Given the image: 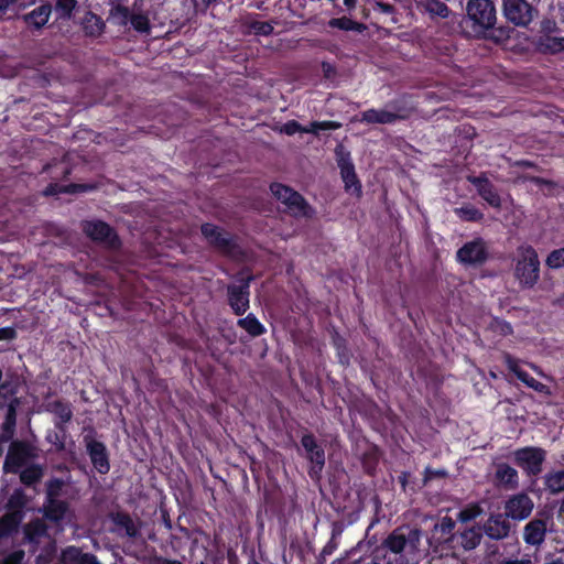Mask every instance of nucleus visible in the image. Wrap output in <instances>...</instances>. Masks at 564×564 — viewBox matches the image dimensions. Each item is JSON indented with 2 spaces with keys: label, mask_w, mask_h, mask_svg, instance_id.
<instances>
[{
  "label": "nucleus",
  "mask_w": 564,
  "mask_h": 564,
  "mask_svg": "<svg viewBox=\"0 0 564 564\" xmlns=\"http://www.w3.org/2000/svg\"><path fill=\"white\" fill-rule=\"evenodd\" d=\"M558 517L562 519L564 523V498L561 501L560 509H558Z\"/></svg>",
  "instance_id": "774afa93"
},
{
  "label": "nucleus",
  "mask_w": 564,
  "mask_h": 564,
  "mask_svg": "<svg viewBox=\"0 0 564 564\" xmlns=\"http://www.w3.org/2000/svg\"><path fill=\"white\" fill-rule=\"evenodd\" d=\"M304 127L301 126L296 120L286 121L280 129L282 133L286 135H293L297 132L303 133Z\"/></svg>",
  "instance_id": "a18cd8bd"
},
{
  "label": "nucleus",
  "mask_w": 564,
  "mask_h": 564,
  "mask_svg": "<svg viewBox=\"0 0 564 564\" xmlns=\"http://www.w3.org/2000/svg\"><path fill=\"white\" fill-rule=\"evenodd\" d=\"M468 18L484 30L492 29L497 21V12L491 0H469L466 6Z\"/></svg>",
  "instance_id": "39448f33"
},
{
  "label": "nucleus",
  "mask_w": 564,
  "mask_h": 564,
  "mask_svg": "<svg viewBox=\"0 0 564 564\" xmlns=\"http://www.w3.org/2000/svg\"><path fill=\"white\" fill-rule=\"evenodd\" d=\"M130 23L132 28L140 33H148L150 31V20L144 13H132Z\"/></svg>",
  "instance_id": "4c0bfd02"
},
{
  "label": "nucleus",
  "mask_w": 564,
  "mask_h": 564,
  "mask_svg": "<svg viewBox=\"0 0 564 564\" xmlns=\"http://www.w3.org/2000/svg\"><path fill=\"white\" fill-rule=\"evenodd\" d=\"M84 441L86 443L87 453L94 467L100 474H107L110 469V465L105 444L89 436H85Z\"/></svg>",
  "instance_id": "4468645a"
},
{
  "label": "nucleus",
  "mask_w": 564,
  "mask_h": 564,
  "mask_svg": "<svg viewBox=\"0 0 564 564\" xmlns=\"http://www.w3.org/2000/svg\"><path fill=\"white\" fill-rule=\"evenodd\" d=\"M318 132L325 130H336L341 127L337 121H317Z\"/></svg>",
  "instance_id": "864d4df0"
},
{
  "label": "nucleus",
  "mask_w": 564,
  "mask_h": 564,
  "mask_svg": "<svg viewBox=\"0 0 564 564\" xmlns=\"http://www.w3.org/2000/svg\"><path fill=\"white\" fill-rule=\"evenodd\" d=\"M545 489L551 494L564 491V470H552L544 475Z\"/></svg>",
  "instance_id": "cd10ccee"
},
{
  "label": "nucleus",
  "mask_w": 564,
  "mask_h": 564,
  "mask_svg": "<svg viewBox=\"0 0 564 564\" xmlns=\"http://www.w3.org/2000/svg\"><path fill=\"white\" fill-rule=\"evenodd\" d=\"M17 332L12 327L0 328V340H11L15 338Z\"/></svg>",
  "instance_id": "5fc2aeb1"
},
{
  "label": "nucleus",
  "mask_w": 564,
  "mask_h": 564,
  "mask_svg": "<svg viewBox=\"0 0 564 564\" xmlns=\"http://www.w3.org/2000/svg\"><path fill=\"white\" fill-rule=\"evenodd\" d=\"M24 557L23 551H15L7 555L0 564H21L22 560Z\"/></svg>",
  "instance_id": "3c124183"
},
{
  "label": "nucleus",
  "mask_w": 564,
  "mask_h": 564,
  "mask_svg": "<svg viewBox=\"0 0 564 564\" xmlns=\"http://www.w3.org/2000/svg\"><path fill=\"white\" fill-rule=\"evenodd\" d=\"M422 8L431 18H448L451 10L440 0H425L422 2Z\"/></svg>",
  "instance_id": "c85d7f7f"
},
{
  "label": "nucleus",
  "mask_w": 564,
  "mask_h": 564,
  "mask_svg": "<svg viewBox=\"0 0 564 564\" xmlns=\"http://www.w3.org/2000/svg\"><path fill=\"white\" fill-rule=\"evenodd\" d=\"M243 272L240 273L242 275ZM254 276L249 274L241 276L238 284L227 286L228 303L236 315L245 314L249 308V288Z\"/></svg>",
  "instance_id": "423d86ee"
},
{
  "label": "nucleus",
  "mask_w": 564,
  "mask_h": 564,
  "mask_svg": "<svg viewBox=\"0 0 564 564\" xmlns=\"http://www.w3.org/2000/svg\"><path fill=\"white\" fill-rule=\"evenodd\" d=\"M481 538L482 534L478 528L465 530L460 535L462 546L468 551L474 550L479 545Z\"/></svg>",
  "instance_id": "2f4dec72"
},
{
  "label": "nucleus",
  "mask_w": 564,
  "mask_h": 564,
  "mask_svg": "<svg viewBox=\"0 0 564 564\" xmlns=\"http://www.w3.org/2000/svg\"><path fill=\"white\" fill-rule=\"evenodd\" d=\"M20 400H13L9 405H4L6 414L4 420L17 421V410L20 406Z\"/></svg>",
  "instance_id": "de8ad7c7"
},
{
  "label": "nucleus",
  "mask_w": 564,
  "mask_h": 564,
  "mask_svg": "<svg viewBox=\"0 0 564 564\" xmlns=\"http://www.w3.org/2000/svg\"><path fill=\"white\" fill-rule=\"evenodd\" d=\"M318 128L319 127L317 126V121H312L307 127H304L303 133L317 134Z\"/></svg>",
  "instance_id": "bf43d9fd"
},
{
  "label": "nucleus",
  "mask_w": 564,
  "mask_h": 564,
  "mask_svg": "<svg viewBox=\"0 0 564 564\" xmlns=\"http://www.w3.org/2000/svg\"><path fill=\"white\" fill-rule=\"evenodd\" d=\"M120 524L126 529L127 535H129L131 538H134L138 535V529L135 528L133 521L129 517L124 516L121 519Z\"/></svg>",
  "instance_id": "8fccbe9b"
},
{
  "label": "nucleus",
  "mask_w": 564,
  "mask_h": 564,
  "mask_svg": "<svg viewBox=\"0 0 564 564\" xmlns=\"http://www.w3.org/2000/svg\"><path fill=\"white\" fill-rule=\"evenodd\" d=\"M44 411L55 416L54 425H65L73 419V408L68 401L53 400L43 404Z\"/></svg>",
  "instance_id": "6ab92c4d"
},
{
  "label": "nucleus",
  "mask_w": 564,
  "mask_h": 564,
  "mask_svg": "<svg viewBox=\"0 0 564 564\" xmlns=\"http://www.w3.org/2000/svg\"><path fill=\"white\" fill-rule=\"evenodd\" d=\"M506 514H491L484 524L485 534L492 540H503L509 536L511 524Z\"/></svg>",
  "instance_id": "dca6fc26"
},
{
  "label": "nucleus",
  "mask_w": 564,
  "mask_h": 564,
  "mask_svg": "<svg viewBox=\"0 0 564 564\" xmlns=\"http://www.w3.org/2000/svg\"><path fill=\"white\" fill-rule=\"evenodd\" d=\"M131 12L128 7L113 4L109 11V17L120 26H126L130 22Z\"/></svg>",
  "instance_id": "473e14b6"
},
{
  "label": "nucleus",
  "mask_w": 564,
  "mask_h": 564,
  "mask_svg": "<svg viewBox=\"0 0 564 564\" xmlns=\"http://www.w3.org/2000/svg\"><path fill=\"white\" fill-rule=\"evenodd\" d=\"M505 362L510 371H512L517 378L523 382L528 388L533 389L534 391L543 394H551L550 388L535 380L532 376H530L527 371L521 369L519 366V361L514 358H512L510 355L505 356Z\"/></svg>",
  "instance_id": "f3484780"
},
{
  "label": "nucleus",
  "mask_w": 564,
  "mask_h": 564,
  "mask_svg": "<svg viewBox=\"0 0 564 564\" xmlns=\"http://www.w3.org/2000/svg\"><path fill=\"white\" fill-rule=\"evenodd\" d=\"M499 564H534L532 560L528 556L521 560H503Z\"/></svg>",
  "instance_id": "13d9d810"
},
{
  "label": "nucleus",
  "mask_w": 564,
  "mask_h": 564,
  "mask_svg": "<svg viewBox=\"0 0 564 564\" xmlns=\"http://www.w3.org/2000/svg\"><path fill=\"white\" fill-rule=\"evenodd\" d=\"M15 425H17V421H10V420H4L3 419V422H2V426H1V435H0V441L1 442H12L14 441L13 440V436H14V433H15Z\"/></svg>",
  "instance_id": "37998d69"
},
{
  "label": "nucleus",
  "mask_w": 564,
  "mask_h": 564,
  "mask_svg": "<svg viewBox=\"0 0 564 564\" xmlns=\"http://www.w3.org/2000/svg\"><path fill=\"white\" fill-rule=\"evenodd\" d=\"M357 1L358 0H344V4L348 8V9H354L357 4Z\"/></svg>",
  "instance_id": "338daca9"
},
{
  "label": "nucleus",
  "mask_w": 564,
  "mask_h": 564,
  "mask_svg": "<svg viewBox=\"0 0 564 564\" xmlns=\"http://www.w3.org/2000/svg\"><path fill=\"white\" fill-rule=\"evenodd\" d=\"M86 187L83 185H76L72 184L68 186L58 185L56 183H51L46 186V188L43 191V194L45 196H53L59 193H76L78 191L83 192Z\"/></svg>",
  "instance_id": "c9c22d12"
},
{
  "label": "nucleus",
  "mask_w": 564,
  "mask_h": 564,
  "mask_svg": "<svg viewBox=\"0 0 564 564\" xmlns=\"http://www.w3.org/2000/svg\"><path fill=\"white\" fill-rule=\"evenodd\" d=\"M51 13L52 6L46 2L36 7L31 12L23 14L22 20L34 30H41L48 22Z\"/></svg>",
  "instance_id": "aec40b11"
},
{
  "label": "nucleus",
  "mask_w": 564,
  "mask_h": 564,
  "mask_svg": "<svg viewBox=\"0 0 564 564\" xmlns=\"http://www.w3.org/2000/svg\"><path fill=\"white\" fill-rule=\"evenodd\" d=\"M455 528V522L449 517H444L440 524L435 525V530H440L444 534H449Z\"/></svg>",
  "instance_id": "09e8293b"
},
{
  "label": "nucleus",
  "mask_w": 564,
  "mask_h": 564,
  "mask_svg": "<svg viewBox=\"0 0 564 564\" xmlns=\"http://www.w3.org/2000/svg\"><path fill=\"white\" fill-rule=\"evenodd\" d=\"M446 473L444 470H433L430 467L425 468L424 471V481L431 480L435 476H444Z\"/></svg>",
  "instance_id": "4d7b16f0"
},
{
  "label": "nucleus",
  "mask_w": 564,
  "mask_h": 564,
  "mask_svg": "<svg viewBox=\"0 0 564 564\" xmlns=\"http://www.w3.org/2000/svg\"><path fill=\"white\" fill-rule=\"evenodd\" d=\"M82 25L87 36L97 37L101 35L105 29L104 21L91 11L86 12Z\"/></svg>",
  "instance_id": "a878e982"
},
{
  "label": "nucleus",
  "mask_w": 564,
  "mask_h": 564,
  "mask_svg": "<svg viewBox=\"0 0 564 564\" xmlns=\"http://www.w3.org/2000/svg\"><path fill=\"white\" fill-rule=\"evenodd\" d=\"M466 178L476 187L478 195L486 203L497 209L501 207V197L485 173H481L478 176L468 175Z\"/></svg>",
  "instance_id": "ddd939ff"
},
{
  "label": "nucleus",
  "mask_w": 564,
  "mask_h": 564,
  "mask_svg": "<svg viewBox=\"0 0 564 564\" xmlns=\"http://www.w3.org/2000/svg\"><path fill=\"white\" fill-rule=\"evenodd\" d=\"M160 564H183L176 560L161 558Z\"/></svg>",
  "instance_id": "69168bd1"
},
{
  "label": "nucleus",
  "mask_w": 564,
  "mask_h": 564,
  "mask_svg": "<svg viewBox=\"0 0 564 564\" xmlns=\"http://www.w3.org/2000/svg\"><path fill=\"white\" fill-rule=\"evenodd\" d=\"M83 230L90 239L100 242L108 248L116 249L120 245L115 230L101 220L86 221L83 225Z\"/></svg>",
  "instance_id": "9d476101"
},
{
  "label": "nucleus",
  "mask_w": 564,
  "mask_h": 564,
  "mask_svg": "<svg viewBox=\"0 0 564 564\" xmlns=\"http://www.w3.org/2000/svg\"><path fill=\"white\" fill-rule=\"evenodd\" d=\"M517 165L523 166V167H533L534 166V164L532 162L527 161V160L517 162Z\"/></svg>",
  "instance_id": "0e129e2a"
},
{
  "label": "nucleus",
  "mask_w": 564,
  "mask_h": 564,
  "mask_svg": "<svg viewBox=\"0 0 564 564\" xmlns=\"http://www.w3.org/2000/svg\"><path fill=\"white\" fill-rule=\"evenodd\" d=\"M24 534L28 542L37 544L47 535V525L42 519L32 520L24 527Z\"/></svg>",
  "instance_id": "393cba45"
},
{
  "label": "nucleus",
  "mask_w": 564,
  "mask_h": 564,
  "mask_svg": "<svg viewBox=\"0 0 564 564\" xmlns=\"http://www.w3.org/2000/svg\"><path fill=\"white\" fill-rule=\"evenodd\" d=\"M64 485H65L64 480H62L59 478L50 479L46 482L45 500L58 499L62 495Z\"/></svg>",
  "instance_id": "e433bc0d"
},
{
  "label": "nucleus",
  "mask_w": 564,
  "mask_h": 564,
  "mask_svg": "<svg viewBox=\"0 0 564 564\" xmlns=\"http://www.w3.org/2000/svg\"><path fill=\"white\" fill-rule=\"evenodd\" d=\"M533 506L532 499L527 494H517L506 501L505 514L512 520L522 521L531 514Z\"/></svg>",
  "instance_id": "9b49d317"
},
{
  "label": "nucleus",
  "mask_w": 564,
  "mask_h": 564,
  "mask_svg": "<svg viewBox=\"0 0 564 564\" xmlns=\"http://www.w3.org/2000/svg\"><path fill=\"white\" fill-rule=\"evenodd\" d=\"M237 325L245 329L252 337L261 336L267 332L265 327L252 313L248 314L243 318L238 319Z\"/></svg>",
  "instance_id": "bb28decb"
},
{
  "label": "nucleus",
  "mask_w": 564,
  "mask_h": 564,
  "mask_svg": "<svg viewBox=\"0 0 564 564\" xmlns=\"http://www.w3.org/2000/svg\"><path fill=\"white\" fill-rule=\"evenodd\" d=\"M272 195L285 207V212L295 218H312L315 214L314 208L306 199L293 188L273 183L270 186Z\"/></svg>",
  "instance_id": "f03ea898"
},
{
  "label": "nucleus",
  "mask_w": 564,
  "mask_h": 564,
  "mask_svg": "<svg viewBox=\"0 0 564 564\" xmlns=\"http://www.w3.org/2000/svg\"><path fill=\"white\" fill-rule=\"evenodd\" d=\"M37 457V447L28 441L15 440L10 443L3 462L4 473L18 474Z\"/></svg>",
  "instance_id": "7ed1b4c3"
},
{
  "label": "nucleus",
  "mask_w": 564,
  "mask_h": 564,
  "mask_svg": "<svg viewBox=\"0 0 564 564\" xmlns=\"http://www.w3.org/2000/svg\"><path fill=\"white\" fill-rule=\"evenodd\" d=\"M531 181L536 184V185H542V184H550L549 181L544 180V178H541V177H532Z\"/></svg>",
  "instance_id": "e2e57ef3"
},
{
  "label": "nucleus",
  "mask_w": 564,
  "mask_h": 564,
  "mask_svg": "<svg viewBox=\"0 0 564 564\" xmlns=\"http://www.w3.org/2000/svg\"><path fill=\"white\" fill-rule=\"evenodd\" d=\"M13 400H18L14 395V391L4 383L0 384V409L4 408V405H9Z\"/></svg>",
  "instance_id": "c03bdc74"
},
{
  "label": "nucleus",
  "mask_w": 564,
  "mask_h": 564,
  "mask_svg": "<svg viewBox=\"0 0 564 564\" xmlns=\"http://www.w3.org/2000/svg\"><path fill=\"white\" fill-rule=\"evenodd\" d=\"M77 7V0H56L55 10L62 19H70L73 11Z\"/></svg>",
  "instance_id": "58836bf2"
},
{
  "label": "nucleus",
  "mask_w": 564,
  "mask_h": 564,
  "mask_svg": "<svg viewBox=\"0 0 564 564\" xmlns=\"http://www.w3.org/2000/svg\"><path fill=\"white\" fill-rule=\"evenodd\" d=\"M546 530L545 520L533 519L524 527L523 539L530 545H540L545 539Z\"/></svg>",
  "instance_id": "412c9836"
},
{
  "label": "nucleus",
  "mask_w": 564,
  "mask_h": 564,
  "mask_svg": "<svg viewBox=\"0 0 564 564\" xmlns=\"http://www.w3.org/2000/svg\"><path fill=\"white\" fill-rule=\"evenodd\" d=\"M410 117V109L395 102H390L382 109H368L361 112V122L369 124H392Z\"/></svg>",
  "instance_id": "20e7f679"
},
{
  "label": "nucleus",
  "mask_w": 564,
  "mask_h": 564,
  "mask_svg": "<svg viewBox=\"0 0 564 564\" xmlns=\"http://www.w3.org/2000/svg\"><path fill=\"white\" fill-rule=\"evenodd\" d=\"M495 478L500 485L510 489L516 488L519 482L518 471L506 463L497 465Z\"/></svg>",
  "instance_id": "b1692460"
},
{
  "label": "nucleus",
  "mask_w": 564,
  "mask_h": 564,
  "mask_svg": "<svg viewBox=\"0 0 564 564\" xmlns=\"http://www.w3.org/2000/svg\"><path fill=\"white\" fill-rule=\"evenodd\" d=\"M252 30L258 35H270L273 32V25L269 22H254L252 23Z\"/></svg>",
  "instance_id": "49530a36"
},
{
  "label": "nucleus",
  "mask_w": 564,
  "mask_h": 564,
  "mask_svg": "<svg viewBox=\"0 0 564 564\" xmlns=\"http://www.w3.org/2000/svg\"><path fill=\"white\" fill-rule=\"evenodd\" d=\"M549 41L552 42L549 46L554 51L564 50V37H550Z\"/></svg>",
  "instance_id": "6e6d98bb"
},
{
  "label": "nucleus",
  "mask_w": 564,
  "mask_h": 564,
  "mask_svg": "<svg viewBox=\"0 0 564 564\" xmlns=\"http://www.w3.org/2000/svg\"><path fill=\"white\" fill-rule=\"evenodd\" d=\"M55 430H50L46 433L45 440L54 446L55 451L61 452L65 449V441L67 437V429L65 425H54Z\"/></svg>",
  "instance_id": "c756f323"
},
{
  "label": "nucleus",
  "mask_w": 564,
  "mask_h": 564,
  "mask_svg": "<svg viewBox=\"0 0 564 564\" xmlns=\"http://www.w3.org/2000/svg\"><path fill=\"white\" fill-rule=\"evenodd\" d=\"M488 257L486 243L482 239L478 238L473 241L466 242L457 251V259L465 264H482Z\"/></svg>",
  "instance_id": "f8f14e48"
},
{
  "label": "nucleus",
  "mask_w": 564,
  "mask_h": 564,
  "mask_svg": "<svg viewBox=\"0 0 564 564\" xmlns=\"http://www.w3.org/2000/svg\"><path fill=\"white\" fill-rule=\"evenodd\" d=\"M20 0H0V12H6L11 4L18 3Z\"/></svg>",
  "instance_id": "052dcab7"
},
{
  "label": "nucleus",
  "mask_w": 564,
  "mask_h": 564,
  "mask_svg": "<svg viewBox=\"0 0 564 564\" xmlns=\"http://www.w3.org/2000/svg\"><path fill=\"white\" fill-rule=\"evenodd\" d=\"M553 305L564 308V292L553 301Z\"/></svg>",
  "instance_id": "680f3d73"
},
{
  "label": "nucleus",
  "mask_w": 564,
  "mask_h": 564,
  "mask_svg": "<svg viewBox=\"0 0 564 564\" xmlns=\"http://www.w3.org/2000/svg\"><path fill=\"white\" fill-rule=\"evenodd\" d=\"M58 564H99L97 557L90 553H83L80 549L68 546L63 551Z\"/></svg>",
  "instance_id": "4be33fe9"
},
{
  "label": "nucleus",
  "mask_w": 564,
  "mask_h": 564,
  "mask_svg": "<svg viewBox=\"0 0 564 564\" xmlns=\"http://www.w3.org/2000/svg\"><path fill=\"white\" fill-rule=\"evenodd\" d=\"M336 153H337V164L340 170H343V167H345L347 165H354L349 158V153H344V150L341 147L337 148Z\"/></svg>",
  "instance_id": "603ef678"
},
{
  "label": "nucleus",
  "mask_w": 564,
  "mask_h": 564,
  "mask_svg": "<svg viewBox=\"0 0 564 564\" xmlns=\"http://www.w3.org/2000/svg\"><path fill=\"white\" fill-rule=\"evenodd\" d=\"M481 512L482 510L478 505H473L459 511L458 520L460 522H468L476 519Z\"/></svg>",
  "instance_id": "79ce46f5"
},
{
  "label": "nucleus",
  "mask_w": 564,
  "mask_h": 564,
  "mask_svg": "<svg viewBox=\"0 0 564 564\" xmlns=\"http://www.w3.org/2000/svg\"><path fill=\"white\" fill-rule=\"evenodd\" d=\"M340 175L347 189L358 184V178L355 173L354 165H347L343 167V170H340Z\"/></svg>",
  "instance_id": "a19ab883"
},
{
  "label": "nucleus",
  "mask_w": 564,
  "mask_h": 564,
  "mask_svg": "<svg viewBox=\"0 0 564 564\" xmlns=\"http://www.w3.org/2000/svg\"><path fill=\"white\" fill-rule=\"evenodd\" d=\"M421 540V531L419 529H409L405 533L402 528L394 529L383 541V547L394 554H400L406 545L416 550Z\"/></svg>",
  "instance_id": "0eeeda50"
},
{
  "label": "nucleus",
  "mask_w": 564,
  "mask_h": 564,
  "mask_svg": "<svg viewBox=\"0 0 564 564\" xmlns=\"http://www.w3.org/2000/svg\"><path fill=\"white\" fill-rule=\"evenodd\" d=\"M535 10L525 0H505L503 14L508 21L518 26H527L533 20Z\"/></svg>",
  "instance_id": "1a4fd4ad"
},
{
  "label": "nucleus",
  "mask_w": 564,
  "mask_h": 564,
  "mask_svg": "<svg viewBox=\"0 0 564 564\" xmlns=\"http://www.w3.org/2000/svg\"><path fill=\"white\" fill-rule=\"evenodd\" d=\"M19 473L21 481L26 486H31L37 482L43 476V470L37 465L25 467L24 469H21Z\"/></svg>",
  "instance_id": "72a5a7b5"
},
{
  "label": "nucleus",
  "mask_w": 564,
  "mask_h": 564,
  "mask_svg": "<svg viewBox=\"0 0 564 564\" xmlns=\"http://www.w3.org/2000/svg\"><path fill=\"white\" fill-rule=\"evenodd\" d=\"M301 445L306 452V458L313 464L312 470L319 473L325 465V452L317 444L313 434H304L301 438Z\"/></svg>",
  "instance_id": "2eb2a0df"
},
{
  "label": "nucleus",
  "mask_w": 564,
  "mask_h": 564,
  "mask_svg": "<svg viewBox=\"0 0 564 564\" xmlns=\"http://www.w3.org/2000/svg\"><path fill=\"white\" fill-rule=\"evenodd\" d=\"M545 265L552 270L563 268L564 267V247L551 251L545 259Z\"/></svg>",
  "instance_id": "ea45409f"
},
{
  "label": "nucleus",
  "mask_w": 564,
  "mask_h": 564,
  "mask_svg": "<svg viewBox=\"0 0 564 564\" xmlns=\"http://www.w3.org/2000/svg\"><path fill=\"white\" fill-rule=\"evenodd\" d=\"M541 262L536 250L530 245L517 248L513 276L522 290L533 289L540 281Z\"/></svg>",
  "instance_id": "f257e3e1"
},
{
  "label": "nucleus",
  "mask_w": 564,
  "mask_h": 564,
  "mask_svg": "<svg viewBox=\"0 0 564 564\" xmlns=\"http://www.w3.org/2000/svg\"><path fill=\"white\" fill-rule=\"evenodd\" d=\"M43 511L46 519L59 523L68 513V503L59 499L45 500Z\"/></svg>",
  "instance_id": "5701e85b"
},
{
  "label": "nucleus",
  "mask_w": 564,
  "mask_h": 564,
  "mask_svg": "<svg viewBox=\"0 0 564 564\" xmlns=\"http://www.w3.org/2000/svg\"><path fill=\"white\" fill-rule=\"evenodd\" d=\"M202 234L207 241L221 251H229L231 248V236L227 231L220 229L213 224H204Z\"/></svg>",
  "instance_id": "a211bd4d"
},
{
  "label": "nucleus",
  "mask_w": 564,
  "mask_h": 564,
  "mask_svg": "<svg viewBox=\"0 0 564 564\" xmlns=\"http://www.w3.org/2000/svg\"><path fill=\"white\" fill-rule=\"evenodd\" d=\"M454 213L463 221H480L484 219V214L478 208L470 204L456 207L454 209Z\"/></svg>",
  "instance_id": "7c9ffc66"
},
{
  "label": "nucleus",
  "mask_w": 564,
  "mask_h": 564,
  "mask_svg": "<svg viewBox=\"0 0 564 564\" xmlns=\"http://www.w3.org/2000/svg\"><path fill=\"white\" fill-rule=\"evenodd\" d=\"M514 462L528 475H538L542 471V464L545 460V451L540 447H523L514 452Z\"/></svg>",
  "instance_id": "6e6552de"
},
{
  "label": "nucleus",
  "mask_w": 564,
  "mask_h": 564,
  "mask_svg": "<svg viewBox=\"0 0 564 564\" xmlns=\"http://www.w3.org/2000/svg\"><path fill=\"white\" fill-rule=\"evenodd\" d=\"M328 25L334 29H339L344 31H361L362 24L352 21L349 18H333L328 21Z\"/></svg>",
  "instance_id": "f704fd0d"
}]
</instances>
